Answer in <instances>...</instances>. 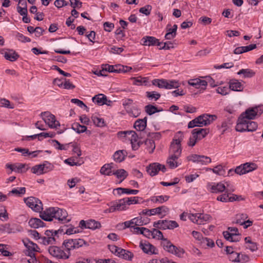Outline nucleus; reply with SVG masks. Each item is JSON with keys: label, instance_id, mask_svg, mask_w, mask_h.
Here are the masks:
<instances>
[{"label": "nucleus", "instance_id": "obj_1", "mask_svg": "<svg viewBox=\"0 0 263 263\" xmlns=\"http://www.w3.org/2000/svg\"><path fill=\"white\" fill-rule=\"evenodd\" d=\"M68 214L65 210L59 208H49L45 210L43 212L40 213V217L48 221L52 220L53 218L58 219L59 221H63L66 220Z\"/></svg>", "mask_w": 263, "mask_h": 263}, {"label": "nucleus", "instance_id": "obj_2", "mask_svg": "<svg viewBox=\"0 0 263 263\" xmlns=\"http://www.w3.org/2000/svg\"><path fill=\"white\" fill-rule=\"evenodd\" d=\"M217 116L214 115L203 114L190 121L188 124V128H193L195 126L202 127L211 124L216 120Z\"/></svg>", "mask_w": 263, "mask_h": 263}, {"label": "nucleus", "instance_id": "obj_3", "mask_svg": "<svg viewBox=\"0 0 263 263\" xmlns=\"http://www.w3.org/2000/svg\"><path fill=\"white\" fill-rule=\"evenodd\" d=\"M184 138L183 133L179 131L177 132L171 144V150L172 154L171 155L180 157L182 153L181 142Z\"/></svg>", "mask_w": 263, "mask_h": 263}, {"label": "nucleus", "instance_id": "obj_4", "mask_svg": "<svg viewBox=\"0 0 263 263\" xmlns=\"http://www.w3.org/2000/svg\"><path fill=\"white\" fill-rule=\"evenodd\" d=\"M83 245H87V243L82 239H65L62 246L65 248L66 251L68 253L70 251L77 249L82 247Z\"/></svg>", "mask_w": 263, "mask_h": 263}, {"label": "nucleus", "instance_id": "obj_5", "mask_svg": "<svg viewBox=\"0 0 263 263\" xmlns=\"http://www.w3.org/2000/svg\"><path fill=\"white\" fill-rule=\"evenodd\" d=\"M48 252L51 255L58 259H68L70 256V253H68L61 248L55 246L49 247Z\"/></svg>", "mask_w": 263, "mask_h": 263}, {"label": "nucleus", "instance_id": "obj_6", "mask_svg": "<svg viewBox=\"0 0 263 263\" xmlns=\"http://www.w3.org/2000/svg\"><path fill=\"white\" fill-rule=\"evenodd\" d=\"M24 201L30 208L36 212H40L43 209L42 203L38 199L30 197L24 199Z\"/></svg>", "mask_w": 263, "mask_h": 263}, {"label": "nucleus", "instance_id": "obj_7", "mask_svg": "<svg viewBox=\"0 0 263 263\" xmlns=\"http://www.w3.org/2000/svg\"><path fill=\"white\" fill-rule=\"evenodd\" d=\"M43 119L51 128H57L60 126V123L55 120V116L48 112H44L41 114Z\"/></svg>", "mask_w": 263, "mask_h": 263}, {"label": "nucleus", "instance_id": "obj_8", "mask_svg": "<svg viewBox=\"0 0 263 263\" xmlns=\"http://www.w3.org/2000/svg\"><path fill=\"white\" fill-rule=\"evenodd\" d=\"M262 113V110L259 107H255L247 109L243 114L244 118L246 119H254L256 116H260Z\"/></svg>", "mask_w": 263, "mask_h": 263}, {"label": "nucleus", "instance_id": "obj_9", "mask_svg": "<svg viewBox=\"0 0 263 263\" xmlns=\"http://www.w3.org/2000/svg\"><path fill=\"white\" fill-rule=\"evenodd\" d=\"M120 134L122 135H124L125 136L128 135L129 136H130V137H128V139L130 141V143L132 145V147L133 149H136L139 147V143H137L138 140V135L133 130L126 131L121 132Z\"/></svg>", "mask_w": 263, "mask_h": 263}, {"label": "nucleus", "instance_id": "obj_10", "mask_svg": "<svg viewBox=\"0 0 263 263\" xmlns=\"http://www.w3.org/2000/svg\"><path fill=\"white\" fill-rule=\"evenodd\" d=\"M112 204L109 208V212H115L116 211H122L126 209V205L124 199H120L118 201L111 202Z\"/></svg>", "mask_w": 263, "mask_h": 263}, {"label": "nucleus", "instance_id": "obj_11", "mask_svg": "<svg viewBox=\"0 0 263 263\" xmlns=\"http://www.w3.org/2000/svg\"><path fill=\"white\" fill-rule=\"evenodd\" d=\"M168 211L169 209L168 208L162 206L151 210H143L142 214L144 215H154L156 214H161L162 213H166L168 212Z\"/></svg>", "mask_w": 263, "mask_h": 263}, {"label": "nucleus", "instance_id": "obj_12", "mask_svg": "<svg viewBox=\"0 0 263 263\" xmlns=\"http://www.w3.org/2000/svg\"><path fill=\"white\" fill-rule=\"evenodd\" d=\"M247 121L248 120L246 119V118L243 117V114H241L238 119L237 124L235 127L236 130L240 132L247 130Z\"/></svg>", "mask_w": 263, "mask_h": 263}, {"label": "nucleus", "instance_id": "obj_13", "mask_svg": "<svg viewBox=\"0 0 263 263\" xmlns=\"http://www.w3.org/2000/svg\"><path fill=\"white\" fill-rule=\"evenodd\" d=\"M92 101L93 102L97 103L100 105L106 104L107 105H110V103L111 102L110 100H107V97L103 94H98L96 95L92 98Z\"/></svg>", "mask_w": 263, "mask_h": 263}, {"label": "nucleus", "instance_id": "obj_14", "mask_svg": "<svg viewBox=\"0 0 263 263\" xmlns=\"http://www.w3.org/2000/svg\"><path fill=\"white\" fill-rule=\"evenodd\" d=\"M140 247L145 253L149 254H156L155 252V247L149 243L141 242Z\"/></svg>", "mask_w": 263, "mask_h": 263}, {"label": "nucleus", "instance_id": "obj_15", "mask_svg": "<svg viewBox=\"0 0 263 263\" xmlns=\"http://www.w3.org/2000/svg\"><path fill=\"white\" fill-rule=\"evenodd\" d=\"M117 256H118L119 257H121L124 259L132 260L134 257V254L128 250L120 248L118 253L117 254Z\"/></svg>", "mask_w": 263, "mask_h": 263}, {"label": "nucleus", "instance_id": "obj_16", "mask_svg": "<svg viewBox=\"0 0 263 263\" xmlns=\"http://www.w3.org/2000/svg\"><path fill=\"white\" fill-rule=\"evenodd\" d=\"M161 229H173L178 227V223L175 221L162 220Z\"/></svg>", "mask_w": 263, "mask_h": 263}, {"label": "nucleus", "instance_id": "obj_17", "mask_svg": "<svg viewBox=\"0 0 263 263\" xmlns=\"http://www.w3.org/2000/svg\"><path fill=\"white\" fill-rule=\"evenodd\" d=\"M147 118L137 120L134 124V127L139 131H143L146 127Z\"/></svg>", "mask_w": 263, "mask_h": 263}, {"label": "nucleus", "instance_id": "obj_18", "mask_svg": "<svg viewBox=\"0 0 263 263\" xmlns=\"http://www.w3.org/2000/svg\"><path fill=\"white\" fill-rule=\"evenodd\" d=\"M28 223L31 228L34 229H37L44 226V222L40 219L37 218L30 219Z\"/></svg>", "mask_w": 263, "mask_h": 263}, {"label": "nucleus", "instance_id": "obj_19", "mask_svg": "<svg viewBox=\"0 0 263 263\" xmlns=\"http://www.w3.org/2000/svg\"><path fill=\"white\" fill-rule=\"evenodd\" d=\"M201 158H204L205 160H207L208 161H211V158L210 157L203 155L192 154L187 157L188 161L197 163H199V161H201Z\"/></svg>", "mask_w": 263, "mask_h": 263}, {"label": "nucleus", "instance_id": "obj_20", "mask_svg": "<svg viewBox=\"0 0 263 263\" xmlns=\"http://www.w3.org/2000/svg\"><path fill=\"white\" fill-rule=\"evenodd\" d=\"M142 40L143 41V45L148 46L156 45L158 42V39L155 37L149 36L144 37Z\"/></svg>", "mask_w": 263, "mask_h": 263}, {"label": "nucleus", "instance_id": "obj_21", "mask_svg": "<svg viewBox=\"0 0 263 263\" xmlns=\"http://www.w3.org/2000/svg\"><path fill=\"white\" fill-rule=\"evenodd\" d=\"M179 157L171 155L167 159L166 163L171 168H175L179 166V163L177 161Z\"/></svg>", "mask_w": 263, "mask_h": 263}, {"label": "nucleus", "instance_id": "obj_22", "mask_svg": "<svg viewBox=\"0 0 263 263\" xmlns=\"http://www.w3.org/2000/svg\"><path fill=\"white\" fill-rule=\"evenodd\" d=\"M32 173L37 175L43 174L46 173L47 171V167L45 166V164L36 165L32 167Z\"/></svg>", "mask_w": 263, "mask_h": 263}, {"label": "nucleus", "instance_id": "obj_23", "mask_svg": "<svg viewBox=\"0 0 263 263\" xmlns=\"http://www.w3.org/2000/svg\"><path fill=\"white\" fill-rule=\"evenodd\" d=\"M113 168V163H108L104 164L100 170V173L102 174L106 175H111L112 174L111 169Z\"/></svg>", "mask_w": 263, "mask_h": 263}, {"label": "nucleus", "instance_id": "obj_24", "mask_svg": "<svg viewBox=\"0 0 263 263\" xmlns=\"http://www.w3.org/2000/svg\"><path fill=\"white\" fill-rule=\"evenodd\" d=\"M158 163H154L150 164L147 167V172L151 176H154L157 175L159 172L158 170Z\"/></svg>", "mask_w": 263, "mask_h": 263}, {"label": "nucleus", "instance_id": "obj_25", "mask_svg": "<svg viewBox=\"0 0 263 263\" xmlns=\"http://www.w3.org/2000/svg\"><path fill=\"white\" fill-rule=\"evenodd\" d=\"M125 151L123 150H119L116 152L114 155V160L118 163L121 162L123 161L125 157V155L124 154Z\"/></svg>", "mask_w": 263, "mask_h": 263}, {"label": "nucleus", "instance_id": "obj_26", "mask_svg": "<svg viewBox=\"0 0 263 263\" xmlns=\"http://www.w3.org/2000/svg\"><path fill=\"white\" fill-rule=\"evenodd\" d=\"M229 89L234 91H242L243 87L241 83L237 80L230 82Z\"/></svg>", "mask_w": 263, "mask_h": 263}, {"label": "nucleus", "instance_id": "obj_27", "mask_svg": "<svg viewBox=\"0 0 263 263\" xmlns=\"http://www.w3.org/2000/svg\"><path fill=\"white\" fill-rule=\"evenodd\" d=\"M4 57L6 60L10 61H14L18 59L19 55L15 51L9 50L5 53Z\"/></svg>", "mask_w": 263, "mask_h": 263}, {"label": "nucleus", "instance_id": "obj_28", "mask_svg": "<svg viewBox=\"0 0 263 263\" xmlns=\"http://www.w3.org/2000/svg\"><path fill=\"white\" fill-rule=\"evenodd\" d=\"M226 189V187L222 183H217L216 185H213L211 187L212 192L214 193H218L222 192Z\"/></svg>", "mask_w": 263, "mask_h": 263}, {"label": "nucleus", "instance_id": "obj_29", "mask_svg": "<svg viewBox=\"0 0 263 263\" xmlns=\"http://www.w3.org/2000/svg\"><path fill=\"white\" fill-rule=\"evenodd\" d=\"M126 111L130 116L134 117H138L140 114V110L137 106H132V107H126Z\"/></svg>", "mask_w": 263, "mask_h": 263}, {"label": "nucleus", "instance_id": "obj_30", "mask_svg": "<svg viewBox=\"0 0 263 263\" xmlns=\"http://www.w3.org/2000/svg\"><path fill=\"white\" fill-rule=\"evenodd\" d=\"M101 227V224L99 221L92 219L87 221V229L95 230L99 229Z\"/></svg>", "mask_w": 263, "mask_h": 263}, {"label": "nucleus", "instance_id": "obj_31", "mask_svg": "<svg viewBox=\"0 0 263 263\" xmlns=\"http://www.w3.org/2000/svg\"><path fill=\"white\" fill-rule=\"evenodd\" d=\"M245 174L251 172L257 168V165L253 163H246L242 164Z\"/></svg>", "mask_w": 263, "mask_h": 263}, {"label": "nucleus", "instance_id": "obj_32", "mask_svg": "<svg viewBox=\"0 0 263 263\" xmlns=\"http://www.w3.org/2000/svg\"><path fill=\"white\" fill-rule=\"evenodd\" d=\"M112 175H115L118 178L122 179L121 181L125 179L128 176L127 172L124 169H119L112 173Z\"/></svg>", "mask_w": 263, "mask_h": 263}, {"label": "nucleus", "instance_id": "obj_33", "mask_svg": "<svg viewBox=\"0 0 263 263\" xmlns=\"http://www.w3.org/2000/svg\"><path fill=\"white\" fill-rule=\"evenodd\" d=\"M72 128L78 133H82L86 131L87 127L84 125H81L79 123H74L72 125Z\"/></svg>", "mask_w": 263, "mask_h": 263}, {"label": "nucleus", "instance_id": "obj_34", "mask_svg": "<svg viewBox=\"0 0 263 263\" xmlns=\"http://www.w3.org/2000/svg\"><path fill=\"white\" fill-rule=\"evenodd\" d=\"M237 74H242L245 78H251L255 74V72L248 69H242L238 72Z\"/></svg>", "mask_w": 263, "mask_h": 263}, {"label": "nucleus", "instance_id": "obj_35", "mask_svg": "<svg viewBox=\"0 0 263 263\" xmlns=\"http://www.w3.org/2000/svg\"><path fill=\"white\" fill-rule=\"evenodd\" d=\"M145 144L146 146V148L149 150V153H153L156 146L154 141L152 139H146L145 141Z\"/></svg>", "mask_w": 263, "mask_h": 263}, {"label": "nucleus", "instance_id": "obj_36", "mask_svg": "<svg viewBox=\"0 0 263 263\" xmlns=\"http://www.w3.org/2000/svg\"><path fill=\"white\" fill-rule=\"evenodd\" d=\"M168 252L174 254L178 256H180L181 254L184 253L183 249H179L177 248L175 246L172 245L171 246V248L168 251Z\"/></svg>", "mask_w": 263, "mask_h": 263}, {"label": "nucleus", "instance_id": "obj_37", "mask_svg": "<svg viewBox=\"0 0 263 263\" xmlns=\"http://www.w3.org/2000/svg\"><path fill=\"white\" fill-rule=\"evenodd\" d=\"M145 110L146 112L149 115H152L155 112H159L160 110L157 108L152 105H148L145 107Z\"/></svg>", "mask_w": 263, "mask_h": 263}, {"label": "nucleus", "instance_id": "obj_38", "mask_svg": "<svg viewBox=\"0 0 263 263\" xmlns=\"http://www.w3.org/2000/svg\"><path fill=\"white\" fill-rule=\"evenodd\" d=\"M165 83L164 88L166 89L177 88L179 86L178 82L176 81H167L165 80Z\"/></svg>", "mask_w": 263, "mask_h": 263}, {"label": "nucleus", "instance_id": "obj_39", "mask_svg": "<svg viewBox=\"0 0 263 263\" xmlns=\"http://www.w3.org/2000/svg\"><path fill=\"white\" fill-rule=\"evenodd\" d=\"M152 235H153V238H157L158 239H161L163 241L165 239L163 237L162 233L156 229H153V231H152Z\"/></svg>", "mask_w": 263, "mask_h": 263}, {"label": "nucleus", "instance_id": "obj_40", "mask_svg": "<svg viewBox=\"0 0 263 263\" xmlns=\"http://www.w3.org/2000/svg\"><path fill=\"white\" fill-rule=\"evenodd\" d=\"M234 198H231L229 194H223L217 197V200L221 202H232Z\"/></svg>", "mask_w": 263, "mask_h": 263}, {"label": "nucleus", "instance_id": "obj_41", "mask_svg": "<svg viewBox=\"0 0 263 263\" xmlns=\"http://www.w3.org/2000/svg\"><path fill=\"white\" fill-rule=\"evenodd\" d=\"M200 216H201V214L200 213L190 214L189 215L190 219L194 223L198 224H201V221H199V218H199Z\"/></svg>", "mask_w": 263, "mask_h": 263}, {"label": "nucleus", "instance_id": "obj_42", "mask_svg": "<svg viewBox=\"0 0 263 263\" xmlns=\"http://www.w3.org/2000/svg\"><path fill=\"white\" fill-rule=\"evenodd\" d=\"M247 127V131L253 132L257 129V124L256 122L251 121L250 120L248 119Z\"/></svg>", "mask_w": 263, "mask_h": 263}, {"label": "nucleus", "instance_id": "obj_43", "mask_svg": "<svg viewBox=\"0 0 263 263\" xmlns=\"http://www.w3.org/2000/svg\"><path fill=\"white\" fill-rule=\"evenodd\" d=\"M42 243L45 245L54 244L55 239L54 237H43L41 238Z\"/></svg>", "mask_w": 263, "mask_h": 263}, {"label": "nucleus", "instance_id": "obj_44", "mask_svg": "<svg viewBox=\"0 0 263 263\" xmlns=\"http://www.w3.org/2000/svg\"><path fill=\"white\" fill-rule=\"evenodd\" d=\"M132 69V68L131 67L118 65H117L116 71H117V73H125L130 71Z\"/></svg>", "mask_w": 263, "mask_h": 263}, {"label": "nucleus", "instance_id": "obj_45", "mask_svg": "<svg viewBox=\"0 0 263 263\" xmlns=\"http://www.w3.org/2000/svg\"><path fill=\"white\" fill-rule=\"evenodd\" d=\"M160 93L155 91L146 92V97L151 100L154 99L156 101L160 98Z\"/></svg>", "mask_w": 263, "mask_h": 263}, {"label": "nucleus", "instance_id": "obj_46", "mask_svg": "<svg viewBox=\"0 0 263 263\" xmlns=\"http://www.w3.org/2000/svg\"><path fill=\"white\" fill-rule=\"evenodd\" d=\"M118 191H121V193L122 194H137L139 191L137 190H132L129 189H125V188H122V187H119L117 189Z\"/></svg>", "mask_w": 263, "mask_h": 263}, {"label": "nucleus", "instance_id": "obj_47", "mask_svg": "<svg viewBox=\"0 0 263 263\" xmlns=\"http://www.w3.org/2000/svg\"><path fill=\"white\" fill-rule=\"evenodd\" d=\"M152 84L161 88H165V80L155 79L152 81Z\"/></svg>", "mask_w": 263, "mask_h": 263}, {"label": "nucleus", "instance_id": "obj_48", "mask_svg": "<svg viewBox=\"0 0 263 263\" xmlns=\"http://www.w3.org/2000/svg\"><path fill=\"white\" fill-rule=\"evenodd\" d=\"M248 217L246 214H237L236 216V223L242 225L243 221Z\"/></svg>", "mask_w": 263, "mask_h": 263}, {"label": "nucleus", "instance_id": "obj_49", "mask_svg": "<svg viewBox=\"0 0 263 263\" xmlns=\"http://www.w3.org/2000/svg\"><path fill=\"white\" fill-rule=\"evenodd\" d=\"M25 245L28 248V249L33 251L34 252L39 251V248L36 244L33 243L31 241H29L27 244L25 243Z\"/></svg>", "mask_w": 263, "mask_h": 263}, {"label": "nucleus", "instance_id": "obj_50", "mask_svg": "<svg viewBox=\"0 0 263 263\" xmlns=\"http://www.w3.org/2000/svg\"><path fill=\"white\" fill-rule=\"evenodd\" d=\"M92 120L94 124L99 127H103L104 126V120L102 118H100L97 117H93Z\"/></svg>", "mask_w": 263, "mask_h": 263}, {"label": "nucleus", "instance_id": "obj_51", "mask_svg": "<svg viewBox=\"0 0 263 263\" xmlns=\"http://www.w3.org/2000/svg\"><path fill=\"white\" fill-rule=\"evenodd\" d=\"M152 7L150 5H146L144 7H142L139 9V12L144 14L146 15H149L151 13Z\"/></svg>", "mask_w": 263, "mask_h": 263}, {"label": "nucleus", "instance_id": "obj_52", "mask_svg": "<svg viewBox=\"0 0 263 263\" xmlns=\"http://www.w3.org/2000/svg\"><path fill=\"white\" fill-rule=\"evenodd\" d=\"M213 173L219 175H222L224 174V170H223L222 165H219L212 169Z\"/></svg>", "mask_w": 263, "mask_h": 263}, {"label": "nucleus", "instance_id": "obj_53", "mask_svg": "<svg viewBox=\"0 0 263 263\" xmlns=\"http://www.w3.org/2000/svg\"><path fill=\"white\" fill-rule=\"evenodd\" d=\"M229 88L227 87H218L216 89L217 92L223 96L228 95L229 93Z\"/></svg>", "mask_w": 263, "mask_h": 263}, {"label": "nucleus", "instance_id": "obj_54", "mask_svg": "<svg viewBox=\"0 0 263 263\" xmlns=\"http://www.w3.org/2000/svg\"><path fill=\"white\" fill-rule=\"evenodd\" d=\"M6 245L4 244H0V252L2 253V255L4 256H9L11 255V253L6 250Z\"/></svg>", "mask_w": 263, "mask_h": 263}, {"label": "nucleus", "instance_id": "obj_55", "mask_svg": "<svg viewBox=\"0 0 263 263\" xmlns=\"http://www.w3.org/2000/svg\"><path fill=\"white\" fill-rule=\"evenodd\" d=\"M169 198V197L167 196H159L156 197L155 199H153L152 200L154 202H159L160 203H163L164 201H167Z\"/></svg>", "mask_w": 263, "mask_h": 263}, {"label": "nucleus", "instance_id": "obj_56", "mask_svg": "<svg viewBox=\"0 0 263 263\" xmlns=\"http://www.w3.org/2000/svg\"><path fill=\"white\" fill-rule=\"evenodd\" d=\"M199 218V217H198ZM211 216L208 214H201L199 217V221H201V224L204 223V222H206L210 220Z\"/></svg>", "mask_w": 263, "mask_h": 263}, {"label": "nucleus", "instance_id": "obj_57", "mask_svg": "<svg viewBox=\"0 0 263 263\" xmlns=\"http://www.w3.org/2000/svg\"><path fill=\"white\" fill-rule=\"evenodd\" d=\"M68 3L64 0H56L54 2V5L58 8L67 6Z\"/></svg>", "mask_w": 263, "mask_h": 263}, {"label": "nucleus", "instance_id": "obj_58", "mask_svg": "<svg viewBox=\"0 0 263 263\" xmlns=\"http://www.w3.org/2000/svg\"><path fill=\"white\" fill-rule=\"evenodd\" d=\"M25 192L26 189L25 187H21L19 190L16 189H14L10 192V193L12 194L18 195L24 194Z\"/></svg>", "mask_w": 263, "mask_h": 263}, {"label": "nucleus", "instance_id": "obj_59", "mask_svg": "<svg viewBox=\"0 0 263 263\" xmlns=\"http://www.w3.org/2000/svg\"><path fill=\"white\" fill-rule=\"evenodd\" d=\"M71 101L73 103L77 104L79 106L81 107H82L83 106L84 107L86 110L88 111L87 106L84 104L82 101L77 99H71Z\"/></svg>", "mask_w": 263, "mask_h": 263}, {"label": "nucleus", "instance_id": "obj_60", "mask_svg": "<svg viewBox=\"0 0 263 263\" xmlns=\"http://www.w3.org/2000/svg\"><path fill=\"white\" fill-rule=\"evenodd\" d=\"M103 26L104 30L108 32H110L112 29L114 28V24L109 22H105Z\"/></svg>", "mask_w": 263, "mask_h": 263}, {"label": "nucleus", "instance_id": "obj_61", "mask_svg": "<svg viewBox=\"0 0 263 263\" xmlns=\"http://www.w3.org/2000/svg\"><path fill=\"white\" fill-rule=\"evenodd\" d=\"M240 256V254L237 253L236 252H234L231 254L230 256V260L232 262H238L239 260V256Z\"/></svg>", "mask_w": 263, "mask_h": 263}, {"label": "nucleus", "instance_id": "obj_62", "mask_svg": "<svg viewBox=\"0 0 263 263\" xmlns=\"http://www.w3.org/2000/svg\"><path fill=\"white\" fill-rule=\"evenodd\" d=\"M17 12L21 15H26L28 13L27 8H23L20 6H17Z\"/></svg>", "mask_w": 263, "mask_h": 263}, {"label": "nucleus", "instance_id": "obj_63", "mask_svg": "<svg viewBox=\"0 0 263 263\" xmlns=\"http://www.w3.org/2000/svg\"><path fill=\"white\" fill-rule=\"evenodd\" d=\"M17 36L18 40L22 42H30L31 40L28 37L25 36L23 34L18 33Z\"/></svg>", "mask_w": 263, "mask_h": 263}, {"label": "nucleus", "instance_id": "obj_64", "mask_svg": "<svg viewBox=\"0 0 263 263\" xmlns=\"http://www.w3.org/2000/svg\"><path fill=\"white\" fill-rule=\"evenodd\" d=\"M162 245L164 250L167 251L169 250L171 248V246H172V243L170 241L168 240L167 239H164V240L162 242Z\"/></svg>", "mask_w": 263, "mask_h": 263}]
</instances>
